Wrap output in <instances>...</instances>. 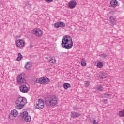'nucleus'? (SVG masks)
Segmentation results:
<instances>
[{"instance_id":"15","label":"nucleus","mask_w":124,"mask_h":124,"mask_svg":"<svg viewBox=\"0 0 124 124\" xmlns=\"http://www.w3.org/2000/svg\"><path fill=\"white\" fill-rule=\"evenodd\" d=\"M31 67H32V65L30 62H27L26 64L25 65V68L27 70H30L31 69Z\"/></svg>"},{"instance_id":"19","label":"nucleus","mask_w":124,"mask_h":124,"mask_svg":"<svg viewBox=\"0 0 124 124\" xmlns=\"http://www.w3.org/2000/svg\"><path fill=\"white\" fill-rule=\"evenodd\" d=\"M119 117L124 118V109H121L118 114Z\"/></svg>"},{"instance_id":"24","label":"nucleus","mask_w":124,"mask_h":124,"mask_svg":"<svg viewBox=\"0 0 124 124\" xmlns=\"http://www.w3.org/2000/svg\"><path fill=\"white\" fill-rule=\"evenodd\" d=\"M23 59V56H22V54H21L20 53H18V57L16 58V61H21V60H22Z\"/></svg>"},{"instance_id":"1","label":"nucleus","mask_w":124,"mask_h":124,"mask_svg":"<svg viewBox=\"0 0 124 124\" xmlns=\"http://www.w3.org/2000/svg\"><path fill=\"white\" fill-rule=\"evenodd\" d=\"M61 45L64 49L69 50L73 46V41L72 38L69 35H65L63 37Z\"/></svg>"},{"instance_id":"6","label":"nucleus","mask_w":124,"mask_h":124,"mask_svg":"<svg viewBox=\"0 0 124 124\" xmlns=\"http://www.w3.org/2000/svg\"><path fill=\"white\" fill-rule=\"evenodd\" d=\"M17 82L18 85L26 84V79H25V74H20L17 77Z\"/></svg>"},{"instance_id":"22","label":"nucleus","mask_w":124,"mask_h":124,"mask_svg":"<svg viewBox=\"0 0 124 124\" xmlns=\"http://www.w3.org/2000/svg\"><path fill=\"white\" fill-rule=\"evenodd\" d=\"M103 62H99L97 63L96 66L98 68H102V67H103Z\"/></svg>"},{"instance_id":"5","label":"nucleus","mask_w":124,"mask_h":124,"mask_svg":"<svg viewBox=\"0 0 124 124\" xmlns=\"http://www.w3.org/2000/svg\"><path fill=\"white\" fill-rule=\"evenodd\" d=\"M18 115H19V111H18L17 109H13L11 110L8 116V118L9 120L13 121L14 120H15V118L18 117Z\"/></svg>"},{"instance_id":"13","label":"nucleus","mask_w":124,"mask_h":124,"mask_svg":"<svg viewBox=\"0 0 124 124\" xmlns=\"http://www.w3.org/2000/svg\"><path fill=\"white\" fill-rule=\"evenodd\" d=\"M56 62H57L56 58L54 57H51L49 60V63L50 65H55L56 64Z\"/></svg>"},{"instance_id":"3","label":"nucleus","mask_w":124,"mask_h":124,"mask_svg":"<svg viewBox=\"0 0 124 124\" xmlns=\"http://www.w3.org/2000/svg\"><path fill=\"white\" fill-rule=\"evenodd\" d=\"M46 105L48 107H54L58 104V97L52 96L45 101Z\"/></svg>"},{"instance_id":"34","label":"nucleus","mask_w":124,"mask_h":124,"mask_svg":"<svg viewBox=\"0 0 124 124\" xmlns=\"http://www.w3.org/2000/svg\"><path fill=\"white\" fill-rule=\"evenodd\" d=\"M104 102L105 103H107V99H105V100H104Z\"/></svg>"},{"instance_id":"31","label":"nucleus","mask_w":124,"mask_h":124,"mask_svg":"<svg viewBox=\"0 0 124 124\" xmlns=\"http://www.w3.org/2000/svg\"><path fill=\"white\" fill-rule=\"evenodd\" d=\"M53 0H45V1L47 3H50V2H52Z\"/></svg>"},{"instance_id":"14","label":"nucleus","mask_w":124,"mask_h":124,"mask_svg":"<svg viewBox=\"0 0 124 124\" xmlns=\"http://www.w3.org/2000/svg\"><path fill=\"white\" fill-rule=\"evenodd\" d=\"M81 116V114L78 112H71V117L74 119L75 118H79Z\"/></svg>"},{"instance_id":"33","label":"nucleus","mask_w":124,"mask_h":124,"mask_svg":"<svg viewBox=\"0 0 124 124\" xmlns=\"http://www.w3.org/2000/svg\"><path fill=\"white\" fill-rule=\"evenodd\" d=\"M35 81H36V83H38L39 82V81H38V78H35Z\"/></svg>"},{"instance_id":"7","label":"nucleus","mask_w":124,"mask_h":124,"mask_svg":"<svg viewBox=\"0 0 124 124\" xmlns=\"http://www.w3.org/2000/svg\"><path fill=\"white\" fill-rule=\"evenodd\" d=\"M44 100L43 99H38L36 102V108L39 110H42L44 108Z\"/></svg>"},{"instance_id":"28","label":"nucleus","mask_w":124,"mask_h":124,"mask_svg":"<svg viewBox=\"0 0 124 124\" xmlns=\"http://www.w3.org/2000/svg\"><path fill=\"white\" fill-rule=\"evenodd\" d=\"M84 86L86 88H88L90 86V82L88 81H86L84 82Z\"/></svg>"},{"instance_id":"29","label":"nucleus","mask_w":124,"mask_h":124,"mask_svg":"<svg viewBox=\"0 0 124 124\" xmlns=\"http://www.w3.org/2000/svg\"><path fill=\"white\" fill-rule=\"evenodd\" d=\"M55 28H60V22L56 23L54 24Z\"/></svg>"},{"instance_id":"10","label":"nucleus","mask_w":124,"mask_h":124,"mask_svg":"<svg viewBox=\"0 0 124 124\" xmlns=\"http://www.w3.org/2000/svg\"><path fill=\"white\" fill-rule=\"evenodd\" d=\"M19 91L23 93H27L29 92V87L25 85H20L19 87Z\"/></svg>"},{"instance_id":"12","label":"nucleus","mask_w":124,"mask_h":124,"mask_svg":"<svg viewBox=\"0 0 124 124\" xmlns=\"http://www.w3.org/2000/svg\"><path fill=\"white\" fill-rule=\"evenodd\" d=\"M110 5L111 7L115 8V7L118 6V1L117 0H111L110 2Z\"/></svg>"},{"instance_id":"27","label":"nucleus","mask_w":124,"mask_h":124,"mask_svg":"<svg viewBox=\"0 0 124 124\" xmlns=\"http://www.w3.org/2000/svg\"><path fill=\"white\" fill-rule=\"evenodd\" d=\"M110 21L111 23H114L116 21V18L114 17L113 16L110 17Z\"/></svg>"},{"instance_id":"32","label":"nucleus","mask_w":124,"mask_h":124,"mask_svg":"<svg viewBox=\"0 0 124 124\" xmlns=\"http://www.w3.org/2000/svg\"><path fill=\"white\" fill-rule=\"evenodd\" d=\"M93 124H97V122H96V120H94L93 121Z\"/></svg>"},{"instance_id":"16","label":"nucleus","mask_w":124,"mask_h":124,"mask_svg":"<svg viewBox=\"0 0 124 124\" xmlns=\"http://www.w3.org/2000/svg\"><path fill=\"white\" fill-rule=\"evenodd\" d=\"M29 116V114L28 113V112L27 111H24L21 114V117L24 120L26 118L27 116Z\"/></svg>"},{"instance_id":"23","label":"nucleus","mask_w":124,"mask_h":124,"mask_svg":"<svg viewBox=\"0 0 124 124\" xmlns=\"http://www.w3.org/2000/svg\"><path fill=\"white\" fill-rule=\"evenodd\" d=\"M25 122H30L31 121V118L30 116L28 115L23 119Z\"/></svg>"},{"instance_id":"8","label":"nucleus","mask_w":124,"mask_h":124,"mask_svg":"<svg viewBox=\"0 0 124 124\" xmlns=\"http://www.w3.org/2000/svg\"><path fill=\"white\" fill-rule=\"evenodd\" d=\"M39 83L40 84H42L43 85H48L50 83V79H49L47 77H42L40 78L39 79Z\"/></svg>"},{"instance_id":"18","label":"nucleus","mask_w":124,"mask_h":124,"mask_svg":"<svg viewBox=\"0 0 124 124\" xmlns=\"http://www.w3.org/2000/svg\"><path fill=\"white\" fill-rule=\"evenodd\" d=\"M81 65L83 67L87 66V62H86V60L84 58L81 59Z\"/></svg>"},{"instance_id":"2","label":"nucleus","mask_w":124,"mask_h":124,"mask_svg":"<svg viewBox=\"0 0 124 124\" xmlns=\"http://www.w3.org/2000/svg\"><path fill=\"white\" fill-rule=\"evenodd\" d=\"M28 103L27 99L22 96L19 97L16 101V108L17 110H21L25 107V105Z\"/></svg>"},{"instance_id":"11","label":"nucleus","mask_w":124,"mask_h":124,"mask_svg":"<svg viewBox=\"0 0 124 124\" xmlns=\"http://www.w3.org/2000/svg\"><path fill=\"white\" fill-rule=\"evenodd\" d=\"M76 5H77V3L74 0H71L68 3L69 8H70L71 9L75 8L76 7Z\"/></svg>"},{"instance_id":"9","label":"nucleus","mask_w":124,"mask_h":124,"mask_svg":"<svg viewBox=\"0 0 124 124\" xmlns=\"http://www.w3.org/2000/svg\"><path fill=\"white\" fill-rule=\"evenodd\" d=\"M26 45V42L23 39H18L16 41V46L17 48H24Z\"/></svg>"},{"instance_id":"20","label":"nucleus","mask_w":124,"mask_h":124,"mask_svg":"<svg viewBox=\"0 0 124 124\" xmlns=\"http://www.w3.org/2000/svg\"><path fill=\"white\" fill-rule=\"evenodd\" d=\"M107 77L106 74L104 73H101L99 74V78L100 79H105Z\"/></svg>"},{"instance_id":"26","label":"nucleus","mask_w":124,"mask_h":124,"mask_svg":"<svg viewBox=\"0 0 124 124\" xmlns=\"http://www.w3.org/2000/svg\"><path fill=\"white\" fill-rule=\"evenodd\" d=\"M111 95L108 93H106L104 95V97L105 98H110Z\"/></svg>"},{"instance_id":"17","label":"nucleus","mask_w":124,"mask_h":124,"mask_svg":"<svg viewBox=\"0 0 124 124\" xmlns=\"http://www.w3.org/2000/svg\"><path fill=\"white\" fill-rule=\"evenodd\" d=\"M63 87L64 90H67V89H68V88H71V85H70V84H69V83H64L63 84Z\"/></svg>"},{"instance_id":"30","label":"nucleus","mask_w":124,"mask_h":124,"mask_svg":"<svg viewBox=\"0 0 124 124\" xmlns=\"http://www.w3.org/2000/svg\"><path fill=\"white\" fill-rule=\"evenodd\" d=\"M100 56L101 57V58H105L106 57H107V55H106V54L105 53H103L100 55Z\"/></svg>"},{"instance_id":"4","label":"nucleus","mask_w":124,"mask_h":124,"mask_svg":"<svg viewBox=\"0 0 124 124\" xmlns=\"http://www.w3.org/2000/svg\"><path fill=\"white\" fill-rule=\"evenodd\" d=\"M31 32L36 37H42L43 36V31L40 28H35L31 31Z\"/></svg>"},{"instance_id":"25","label":"nucleus","mask_w":124,"mask_h":124,"mask_svg":"<svg viewBox=\"0 0 124 124\" xmlns=\"http://www.w3.org/2000/svg\"><path fill=\"white\" fill-rule=\"evenodd\" d=\"M65 27V23L62 22H59V27L60 28H64Z\"/></svg>"},{"instance_id":"21","label":"nucleus","mask_w":124,"mask_h":124,"mask_svg":"<svg viewBox=\"0 0 124 124\" xmlns=\"http://www.w3.org/2000/svg\"><path fill=\"white\" fill-rule=\"evenodd\" d=\"M96 90L97 91H103V86H102V85H98L96 87Z\"/></svg>"}]
</instances>
